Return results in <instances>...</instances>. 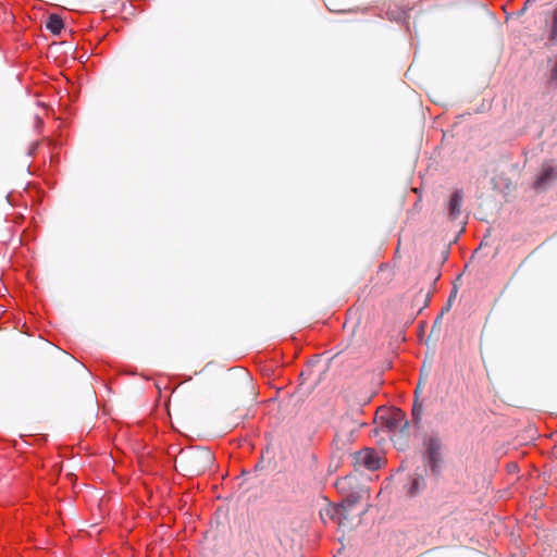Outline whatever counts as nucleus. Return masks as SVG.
<instances>
[{
	"instance_id": "f03ea898",
	"label": "nucleus",
	"mask_w": 557,
	"mask_h": 557,
	"mask_svg": "<svg viewBox=\"0 0 557 557\" xmlns=\"http://www.w3.org/2000/svg\"><path fill=\"white\" fill-rule=\"evenodd\" d=\"M557 181V166L545 163L543 164L541 172L536 176L533 188L536 191L546 190L550 185Z\"/></svg>"
},
{
	"instance_id": "9b49d317",
	"label": "nucleus",
	"mask_w": 557,
	"mask_h": 557,
	"mask_svg": "<svg viewBox=\"0 0 557 557\" xmlns=\"http://www.w3.org/2000/svg\"><path fill=\"white\" fill-rule=\"evenodd\" d=\"M35 121H36V127L37 128H40V127L44 126V120L40 116L36 115Z\"/></svg>"
},
{
	"instance_id": "20e7f679",
	"label": "nucleus",
	"mask_w": 557,
	"mask_h": 557,
	"mask_svg": "<svg viewBox=\"0 0 557 557\" xmlns=\"http://www.w3.org/2000/svg\"><path fill=\"white\" fill-rule=\"evenodd\" d=\"M463 194L461 190H455L448 202V216L450 220H456L460 215Z\"/></svg>"
},
{
	"instance_id": "9d476101",
	"label": "nucleus",
	"mask_w": 557,
	"mask_h": 557,
	"mask_svg": "<svg viewBox=\"0 0 557 557\" xmlns=\"http://www.w3.org/2000/svg\"><path fill=\"white\" fill-rule=\"evenodd\" d=\"M196 459L209 461L211 459V455L209 453H199L197 454Z\"/></svg>"
},
{
	"instance_id": "f257e3e1",
	"label": "nucleus",
	"mask_w": 557,
	"mask_h": 557,
	"mask_svg": "<svg viewBox=\"0 0 557 557\" xmlns=\"http://www.w3.org/2000/svg\"><path fill=\"white\" fill-rule=\"evenodd\" d=\"M424 453L422 456L425 471L437 480L442 473L443 458H442V441L437 435H430L423 442Z\"/></svg>"
},
{
	"instance_id": "1a4fd4ad",
	"label": "nucleus",
	"mask_w": 557,
	"mask_h": 557,
	"mask_svg": "<svg viewBox=\"0 0 557 557\" xmlns=\"http://www.w3.org/2000/svg\"><path fill=\"white\" fill-rule=\"evenodd\" d=\"M360 499V496L358 493H350L346 499H345V503L349 506V507H352L354 505H356Z\"/></svg>"
},
{
	"instance_id": "39448f33",
	"label": "nucleus",
	"mask_w": 557,
	"mask_h": 557,
	"mask_svg": "<svg viewBox=\"0 0 557 557\" xmlns=\"http://www.w3.org/2000/svg\"><path fill=\"white\" fill-rule=\"evenodd\" d=\"M426 487L425 479L422 474L414 473L407 485V495L410 497L417 496L421 491Z\"/></svg>"
},
{
	"instance_id": "0eeeda50",
	"label": "nucleus",
	"mask_w": 557,
	"mask_h": 557,
	"mask_svg": "<svg viewBox=\"0 0 557 557\" xmlns=\"http://www.w3.org/2000/svg\"><path fill=\"white\" fill-rule=\"evenodd\" d=\"M422 414H423V406L421 403L416 401L412 406V411H411L412 421L416 424V426H419L421 419H422Z\"/></svg>"
},
{
	"instance_id": "7ed1b4c3",
	"label": "nucleus",
	"mask_w": 557,
	"mask_h": 557,
	"mask_svg": "<svg viewBox=\"0 0 557 557\" xmlns=\"http://www.w3.org/2000/svg\"><path fill=\"white\" fill-rule=\"evenodd\" d=\"M357 461L368 470L375 471L381 468L382 459L373 448H366L357 454Z\"/></svg>"
},
{
	"instance_id": "423d86ee",
	"label": "nucleus",
	"mask_w": 557,
	"mask_h": 557,
	"mask_svg": "<svg viewBox=\"0 0 557 557\" xmlns=\"http://www.w3.org/2000/svg\"><path fill=\"white\" fill-rule=\"evenodd\" d=\"M46 27L52 33V34H60L64 27V22L62 17L58 14H51L48 17V21L46 23Z\"/></svg>"
},
{
	"instance_id": "6e6552de",
	"label": "nucleus",
	"mask_w": 557,
	"mask_h": 557,
	"mask_svg": "<svg viewBox=\"0 0 557 557\" xmlns=\"http://www.w3.org/2000/svg\"><path fill=\"white\" fill-rule=\"evenodd\" d=\"M548 40L552 44H557V8L553 12Z\"/></svg>"
}]
</instances>
